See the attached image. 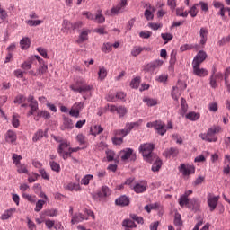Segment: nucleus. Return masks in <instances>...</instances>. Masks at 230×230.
I'll list each match as a JSON object with an SVG mask.
<instances>
[{
	"label": "nucleus",
	"mask_w": 230,
	"mask_h": 230,
	"mask_svg": "<svg viewBox=\"0 0 230 230\" xmlns=\"http://www.w3.org/2000/svg\"><path fill=\"white\" fill-rule=\"evenodd\" d=\"M56 141L59 143L58 152L66 161L70 155V142L68 140H62V138H56Z\"/></svg>",
	"instance_id": "nucleus-4"
},
{
	"label": "nucleus",
	"mask_w": 230,
	"mask_h": 230,
	"mask_svg": "<svg viewBox=\"0 0 230 230\" xmlns=\"http://www.w3.org/2000/svg\"><path fill=\"white\" fill-rule=\"evenodd\" d=\"M140 83H141V77L140 76L134 77V79H132L131 82H130V86L132 88H138Z\"/></svg>",
	"instance_id": "nucleus-45"
},
{
	"label": "nucleus",
	"mask_w": 230,
	"mask_h": 230,
	"mask_svg": "<svg viewBox=\"0 0 230 230\" xmlns=\"http://www.w3.org/2000/svg\"><path fill=\"white\" fill-rule=\"evenodd\" d=\"M45 204V200H38V202L36 203V208H35V211L37 213H39L40 211H41L43 206Z\"/></svg>",
	"instance_id": "nucleus-59"
},
{
	"label": "nucleus",
	"mask_w": 230,
	"mask_h": 230,
	"mask_svg": "<svg viewBox=\"0 0 230 230\" xmlns=\"http://www.w3.org/2000/svg\"><path fill=\"white\" fill-rule=\"evenodd\" d=\"M164 157H177L179 155L178 147H168L164 151Z\"/></svg>",
	"instance_id": "nucleus-18"
},
{
	"label": "nucleus",
	"mask_w": 230,
	"mask_h": 230,
	"mask_svg": "<svg viewBox=\"0 0 230 230\" xmlns=\"http://www.w3.org/2000/svg\"><path fill=\"white\" fill-rule=\"evenodd\" d=\"M35 58L34 56H31L30 58H28V59H26L25 61H23V63H22L21 65V68H22V70L27 71L32 68V63L34 61Z\"/></svg>",
	"instance_id": "nucleus-19"
},
{
	"label": "nucleus",
	"mask_w": 230,
	"mask_h": 230,
	"mask_svg": "<svg viewBox=\"0 0 230 230\" xmlns=\"http://www.w3.org/2000/svg\"><path fill=\"white\" fill-rule=\"evenodd\" d=\"M128 111V109L126 106H118V113L119 117H124Z\"/></svg>",
	"instance_id": "nucleus-52"
},
{
	"label": "nucleus",
	"mask_w": 230,
	"mask_h": 230,
	"mask_svg": "<svg viewBox=\"0 0 230 230\" xmlns=\"http://www.w3.org/2000/svg\"><path fill=\"white\" fill-rule=\"evenodd\" d=\"M181 85L183 88H186V84H184V83L182 82H179L177 84L176 86H173L172 88V96L173 99H175L176 101H178L180 95H181Z\"/></svg>",
	"instance_id": "nucleus-13"
},
{
	"label": "nucleus",
	"mask_w": 230,
	"mask_h": 230,
	"mask_svg": "<svg viewBox=\"0 0 230 230\" xmlns=\"http://www.w3.org/2000/svg\"><path fill=\"white\" fill-rule=\"evenodd\" d=\"M50 167H51V170H53V172H57L58 173L61 170L60 164H58V163H55V161H50Z\"/></svg>",
	"instance_id": "nucleus-54"
},
{
	"label": "nucleus",
	"mask_w": 230,
	"mask_h": 230,
	"mask_svg": "<svg viewBox=\"0 0 230 230\" xmlns=\"http://www.w3.org/2000/svg\"><path fill=\"white\" fill-rule=\"evenodd\" d=\"M199 36H200V43L201 45H205L208 41V31L206 27H201L199 31Z\"/></svg>",
	"instance_id": "nucleus-25"
},
{
	"label": "nucleus",
	"mask_w": 230,
	"mask_h": 230,
	"mask_svg": "<svg viewBox=\"0 0 230 230\" xmlns=\"http://www.w3.org/2000/svg\"><path fill=\"white\" fill-rule=\"evenodd\" d=\"M143 101L144 102H146L148 106H155L158 102L157 99H154L152 97H144Z\"/></svg>",
	"instance_id": "nucleus-41"
},
{
	"label": "nucleus",
	"mask_w": 230,
	"mask_h": 230,
	"mask_svg": "<svg viewBox=\"0 0 230 230\" xmlns=\"http://www.w3.org/2000/svg\"><path fill=\"white\" fill-rule=\"evenodd\" d=\"M133 154L134 149H132V147H126V149H121L119 152L121 161H128Z\"/></svg>",
	"instance_id": "nucleus-12"
},
{
	"label": "nucleus",
	"mask_w": 230,
	"mask_h": 230,
	"mask_svg": "<svg viewBox=\"0 0 230 230\" xmlns=\"http://www.w3.org/2000/svg\"><path fill=\"white\" fill-rule=\"evenodd\" d=\"M89 32L90 31L88 29H84L83 31H81V34H79L77 43H83L84 41H86L89 38Z\"/></svg>",
	"instance_id": "nucleus-27"
},
{
	"label": "nucleus",
	"mask_w": 230,
	"mask_h": 230,
	"mask_svg": "<svg viewBox=\"0 0 230 230\" xmlns=\"http://www.w3.org/2000/svg\"><path fill=\"white\" fill-rule=\"evenodd\" d=\"M157 208H159V204H157V203L149 204L148 206H145V209H146V211H147V213H151V211L153 209H157Z\"/></svg>",
	"instance_id": "nucleus-58"
},
{
	"label": "nucleus",
	"mask_w": 230,
	"mask_h": 230,
	"mask_svg": "<svg viewBox=\"0 0 230 230\" xmlns=\"http://www.w3.org/2000/svg\"><path fill=\"white\" fill-rule=\"evenodd\" d=\"M179 171L181 173H182V175H184V177H187L188 175L195 173V166L190 164H181Z\"/></svg>",
	"instance_id": "nucleus-10"
},
{
	"label": "nucleus",
	"mask_w": 230,
	"mask_h": 230,
	"mask_svg": "<svg viewBox=\"0 0 230 230\" xmlns=\"http://www.w3.org/2000/svg\"><path fill=\"white\" fill-rule=\"evenodd\" d=\"M145 17L146 20H154V14L151 11V4H149L147 9L145 11Z\"/></svg>",
	"instance_id": "nucleus-50"
},
{
	"label": "nucleus",
	"mask_w": 230,
	"mask_h": 230,
	"mask_svg": "<svg viewBox=\"0 0 230 230\" xmlns=\"http://www.w3.org/2000/svg\"><path fill=\"white\" fill-rule=\"evenodd\" d=\"M130 218H132V220H135V222H137V224H144L145 222L142 217H138V215H136V214H131Z\"/></svg>",
	"instance_id": "nucleus-56"
},
{
	"label": "nucleus",
	"mask_w": 230,
	"mask_h": 230,
	"mask_svg": "<svg viewBox=\"0 0 230 230\" xmlns=\"http://www.w3.org/2000/svg\"><path fill=\"white\" fill-rule=\"evenodd\" d=\"M200 113L197 111H189V113H186V118L190 120H198L199 119Z\"/></svg>",
	"instance_id": "nucleus-37"
},
{
	"label": "nucleus",
	"mask_w": 230,
	"mask_h": 230,
	"mask_svg": "<svg viewBox=\"0 0 230 230\" xmlns=\"http://www.w3.org/2000/svg\"><path fill=\"white\" fill-rule=\"evenodd\" d=\"M161 36L165 43H168V41L173 40V36L170 32H162Z\"/></svg>",
	"instance_id": "nucleus-49"
},
{
	"label": "nucleus",
	"mask_w": 230,
	"mask_h": 230,
	"mask_svg": "<svg viewBox=\"0 0 230 230\" xmlns=\"http://www.w3.org/2000/svg\"><path fill=\"white\" fill-rule=\"evenodd\" d=\"M155 161V163H154ZM153 166H152V171L153 172H159V170H161V166L163 165V163L161 161V159H159V156H157V155H155V153H153Z\"/></svg>",
	"instance_id": "nucleus-15"
},
{
	"label": "nucleus",
	"mask_w": 230,
	"mask_h": 230,
	"mask_svg": "<svg viewBox=\"0 0 230 230\" xmlns=\"http://www.w3.org/2000/svg\"><path fill=\"white\" fill-rule=\"evenodd\" d=\"M71 90L74 92H79V93H83L85 92H89L93 88V84H86L84 79H78L75 82V84L70 85Z\"/></svg>",
	"instance_id": "nucleus-5"
},
{
	"label": "nucleus",
	"mask_w": 230,
	"mask_h": 230,
	"mask_svg": "<svg viewBox=\"0 0 230 230\" xmlns=\"http://www.w3.org/2000/svg\"><path fill=\"white\" fill-rule=\"evenodd\" d=\"M76 139L80 145H86L87 143V138L84 133H78Z\"/></svg>",
	"instance_id": "nucleus-43"
},
{
	"label": "nucleus",
	"mask_w": 230,
	"mask_h": 230,
	"mask_svg": "<svg viewBox=\"0 0 230 230\" xmlns=\"http://www.w3.org/2000/svg\"><path fill=\"white\" fill-rule=\"evenodd\" d=\"M90 132L92 136H99V134H102L103 132V128L101 125L95 124L92 129H90Z\"/></svg>",
	"instance_id": "nucleus-32"
},
{
	"label": "nucleus",
	"mask_w": 230,
	"mask_h": 230,
	"mask_svg": "<svg viewBox=\"0 0 230 230\" xmlns=\"http://www.w3.org/2000/svg\"><path fill=\"white\" fill-rule=\"evenodd\" d=\"M206 58H207V53L204 50H199L197 56H195V58H193V61L201 65V63L205 61Z\"/></svg>",
	"instance_id": "nucleus-26"
},
{
	"label": "nucleus",
	"mask_w": 230,
	"mask_h": 230,
	"mask_svg": "<svg viewBox=\"0 0 230 230\" xmlns=\"http://www.w3.org/2000/svg\"><path fill=\"white\" fill-rule=\"evenodd\" d=\"M43 137H44L43 129H38L33 135L32 141L33 143H38V141H41Z\"/></svg>",
	"instance_id": "nucleus-29"
},
{
	"label": "nucleus",
	"mask_w": 230,
	"mask_h": 230,
	"mask_svg": "<svg viewBox=\"0 0 230 230\" xmlns=\"http://www.w3.org/2000/svg\"><path fill=\"white\" fill-rule=\"evenodd\" d=\"M218 200H219V197H213L212 195H209L208 197V204L210 208V211H215V209L217 208Z\"/></svg>",
	"instance_id": "nucleus-16"
},
{
	"label": "nucleus",
	"mask_w": 230,
	"mask_h": 230,
	"mask_svg": "<svg viewBox=\"0 0 230 230\" xmlns=\"http://www.w3.org/2000/svg\"><path fill=\"white\" fill-rule=\"evenodd\" d=\"M102 52H105L106 54L109 52H111L112 50V44L110 42L103 43L102 47Z\"/></svg>",
	"instance_id": "nucleus-47"
},
{
	"label": "nucleus",
	"mask_w": 230,
	"mask_h": 230,
	"mask_svg": "<svg viewBox=\"0 0 230 230\" xmlns=\"http://www.w3.org/2000/svg\"><path fill=\"white\" fill-rule=\"evenodd\" d=\"M174 224H175V226H181V224H182L181 217L179 213H176V215L174 217Z\"/></svg>",
	"instance_id": "nucleus-63"
},
{
	"label": "nucleus",
	"mask_w": 230,
	"mask_h": 230,
	"mask_svg": "<svg viewBox=\"0 0 230 230\" xmlns=\"http://www.w3.org/2000/svg\"><path fill=\"white\" fill-rule=\"evenodd\" d=\"M179 204L181 207L183 206H188L190 204V200L188 199V193L187 191L184 193V195H182L181 197H180L179 199Z\"/></svg>",
	"instance_id": "nucleus-36"
},
{
	"label": "nucleus",
	"mask_w": 230,
	"mask_h": 230,
	"mask_svg": "<svg viewBox=\"0 0 230 230\" xmlns=\"http://www.w3.org/2000/svg\"><path fill=\"white\" fill-rule=\"evenodd\" d=\"M41 117L45 119H50L51 113H49L48 110H38L37 115L34 116V119L40 120Z\"/></svg>",
	"instance_id": "nucleus-20"
},
{
	"label": "nucleus",
	"mask_w": 230,
	"mask_h": 230,
	"mask_svg": "<svg viewBox=\"0 0 230 230\" xmlns=\"http://www.w3.org/2000/svg\"><path fill=\"white\" fill-rule=\"evenodd\" d=\"M27 101L30 102L29 106L31 108V110L28 112V115H34L35 111H37L36 115H38L39 102L35 99L34 95H29Z\"/></svg>",
	"instance_id": "nucleus-9"
},
{
	"label": "nucleus",
	"mask_w": 230,
	"mask_h": 230,
	"mask_svg": "<svg viewBox=\"0 0 230 230\" xmlns=\"http://www.w3.org/2000/svg\"><path fill=\"white\" fill-rule=\"evenodd\" d=\"M136 126H139V122H127L124 129H115L114 134L116 137L112 138L113 145H122L123 137L130 134Z\"/></svg>",
	"instance_id": "nucleus-1"
},
{
	"label": "nucleus",
	"mask_w": 230,
	"mask_h": 230,
	"mask_svg": "<svg viewBox=\"0 0 230 230\" xmlns=\"http://www.w3.org/2000/svg\"><path fill=\"white\" fill-rule=\"evenodd\" d=\"M93 175H85L81 183L84 184V186H88L90 184V181H93Z\"/></svg>",
	"instance_id": "nucleus-53"
},
{
	"label": "nucleus",
	"mask_w": 230,
	"mask_h": 230,
	"mask_svg": "<svg viewBox=\"0 0 230 230\" xmlns=\"http://www.w3.org/2000/svg\"><path fill=\"white\" fill-rule=\"evenodd\" d=\"M221 132V126H211L208 128L207 133H199V137L203 141H208V143H216L217 141V134Z\"/></svg>",
	"instance_id": "nucleus-3"
},
{
	"label": "nucleus",
	"mask_w": 230,
	"mask_h": 230,
	"mask_svg": "<svg viewBox=\"0 0 230 230\" xmlns=\"http://www.w3.org/2000/svg\"><path fill=\"white\" fill-rule=\"evenodd\" d=\"M193 74L199 77H206L208 75V70L207 68H201L200 65L196 61H192Z\"/></svg>",
	"instance_id": "nucleus-7"
},
{
	"label": "nucleus",
	"mask_w": 230,
	"mask_h": 230,
	"mask_svg": "<svg viewBox=\"0 0 230 230\" xmlns=\"http://www.w3.org/2000/svg\"><path fill=\"white\" fill-rule=\"evenodd\" d=\"M67 190L69 191H80L81 190L80 184H75L71 182L70 184L67 185Z\"/></svg>",
	"instance_id": "nucleus-48"
},
{
	"label": "nucleus",
	"mask_w": 230,
	"mask_h": 230,
	"mask_svg": "<svg viewBox=\"0 0 230 230\" xmlns=\"http://www.w3.org/2000/svg\"><path fill=\"white\" fill-rule=\"evenodd\" d=\"M199 4H194V5L192 7H190L189 13L190 14V16H192L193 18H195V16H197L198 13H199Z\"/></svg>",
	"instance_id": "nucleus-46"
},
{
	"label": "nucleus",
	"mask_w": 230,
	"mask_h": 230,
	"mask_svg": "<svg viewBox=\"0 0 230 230\" xmlns=\"http://www.w3.org/2000/svg\"><path fill=\"white\" fill-rule=\"evenodd\" d=\"M99 79H105V77H107V74H108V70L107 68H105V66H101L99 68Z\"/></svg>",
	"instance_id": "nucleus-42"
},
{
	"label": "nucleus",
	"mask_w": 230,
	"mask_h": 230,
	"mask_svg": "<svg viewBox=\"0 0 230 230\" xmlns=\"http://www.w3.org/2000/svg\"><path fill=\"white\" fill-rule=\"evenodd\" d=\"M31 45V40L28 36H25L22 38V40H20V48L22 50H27L28 49H30Z\"/></svg>",
	"instance_id": "nucleus-22"
},
{
	"label": "nucleus",
	"mask_w": 230,
	"mask_h": 230,
	"mask_svg": "<svg viewBox=\"0 0 230 230\" xmlns=\"http://www.w3.org/2000/svg\"><path fill=\"white\" fill-rule=\"evenodd\" d=\"M18 173H28V167L26 164H22L20 162V166H18Z\"/></svg>",
	"instance_id": "nucleus-60"
},
{
	"label": "nucleus",
	"mask_w": 230,
	"mask_h": 230,
	"mask_svg": "<svg viewBox=\"0 0 230 230\" xmlns=\"http://www.w3.org/2000/svg\"><path fill=\"white\" fill-rule=\"evenodd\" d=\"M4 139L6 143H15L17 141V133L13 129H8L5 133Z\"/></svg>",
	"instance_id": "nucleus-14"
},
{
	"label": "nucleus",
	"mask_w": 230,
	"mask_h": 230,
	"mask_svg": "<svg viewBox=\"0 0 230 230\" xmlns=\"http://www.w3.org/2000/svg\"><path fill=\"white\" fill-rule=\"evenodd\" d=\"M128 4V0H120L117 5H114L111 7L110 13L109 11L106 12V14L109 16H115L116 14H119L120 13H123L125 7H127Z\"/></svg>",
	"instance_id": "nucleus-6"
},
{
	"label": "nucleus",
	"mask_w": 230,
	"mask_h": 230,
	"mask_svg": "<svg viewBox=\"0 0 230 230\" xmlns=\"http://www.w3.org/2000/svg\"><path fill=\"white\" fill-rule=\"evenodd\" d=\"M16 209H7L1 215V220H8L15 213Z\"/></svg>",
	"instance_id": "nucleus-33"
},
{
	"label": "nucleus",
	"mask_w": 230,
	"mask_h": 230,
	"mask_svg": "<svg viewBox=\"0 0 230 230\" xmlns=\"http://www.w3.org/2000/svg\"><path fill=\"white\" fill-rule=\"evenodd\" d=\"M155 129L160 136L166 134V124L163 120H155Z\"/></svg>",
	"instance_id": "nucleus-11"
},
{
	"label": "nucleus",
	"mask_w": 230,
	"mask_h": 230,
	"mask_svg": "<svg viewBox=\"0 0 230 230\" xmlns=\"http://www.w3.org/2000/svg\"><path fill=\"white\" fill-rule=\"evenodd\" d=\"M210 85L212 86V88H216L217 86V74L216 75H210Z\"/></svg>",
	"instance_id": "nucleus-64"
},
{
	"label": "nucleus",
	"mask_w": 230,
	"mask_h": 230,
	"mask_svg": "<svg viewBox=\"0 0 230 230\" xmlns=\"http://www.w3.org/2000/svg\"><path fill=\"white\" fill-rule=\"evenodd\" d=\"M48 70V65L45 63L44 59L41 58V63L38 68V75H42Z\"/></svg>",
	"instance_id": "nucleus-35"
},
{
	"label": "nucleus",
	"mask_w": 230,
	"mask_h": 230,
	"mask_svg": "<svg viewBox=\"0 0 230 230\" xmlns=\"http://www.w3.org/2000/svg\"><path fill=\"white\" fill-rule=\"evenodd\" d=\"M115 202L117 206H122V207L129 206L130 199H128V197H127L126 195H122L121 197L117 199Z\"/></svg>",
	"instance_id": "nucleus-24"
},
{
	"label": "nucleus",
	"mask_w": 230,
	"mask_h": 230,
	"mask_svg": "<svg viewBox=\"0 0 230 230\" xmlns=\"http://www.w3.org/2000/svg\"><path fill=\"white\" fill-rule=\"evenodd\" d=\"M132 220L127 219V220H123L122 222V226L123 227H128L130 229H133L134 227H137V224H135L133 218H131Z\"/></svg>",
	"instance_id": "nucleus-38"
},
{
	"label": "nucleus",
	"mask_w": 230,
	"mask_h": 230,
	"mask_svg": "<svg viewBox=\"0 0 230 230\" xmlns=\"http://www.w3.org/2000/svg\"><path fill=\"white\" fill-rule=\"evenodd\" d=\"M126 97V93L124 92H117L116 95H109L108 100L111 102L117 101V99H124Z\"/></svg>",
	"instance_id": "nucleus-34"
},
{
	"label": "nucleus",
	"mask_w": 230,
	"mask_h": 230,
	"mask_svg": "<svg viewBox=\"0 0 230 230\" xmlns=\"http://www.w3.org/2000/svg\"><path fill=\"white\" fill-rule=\"evenodd\" d=\"M176 14L178 16L187 17L189 13H188V11H184L183 7H181V8L176 9Z\"/></svg>",
	"instance_id": "nucleus-57"
},
{
	"label": "nucleus",
	"mask_w": 230,
	"mask_h": 230,
	"mask_svg": "<svg viewBox=\"0 0 230 230\" xmlns=\"http://www.w3.org/2000/svg\"><path fill=\"white\" fill-rule=\"evenodd\" d=\"M87 217L83 215V213H75L72 217L71 224H78L80 222H84V220H87Z\"/></svg>",
	"instance_id": "nucleus-23"
},
{
	"label": "nucleus",
	"mask_w": 230,
	"mask_h": 230,
	"mask_svg": "<svg viewBox=\"0 0 230 230\" xmlns=\"http://www.w3.org/2000/svg\"><path fill=\"white\" fill-rule=\"evenodd\" d=\"M106 157H107V161L109 162L114 161L116 157L115 151H112V149H106Z\"/></svg>",
	"instance_id": "nucleus-40"
},
{
	"label": "nucleus",
	"mask_w": 230,
	"mask_h": 230,
	"mask_svg": "<svg viewBox=\"0 0 230 230\" xmlns=\"http://www.w3.org/2000/svg\"><path fill=\"white\" fill-rule=\"evenodd\" d=\"M135 193H145L147 190V182H140L133 187Z\"/></svg>",
	"instance_id": "nucleus-21"
},
{
	"label": "nucleus",
	"mask_w": 230,
	"mask_h": 230,
	"mask_svg": "<svg viewBox=\"0 0 230 230\" xmlns=\"http://www.w3.org/2000/svg\"><path fill=\"white\" fill-rule=\"evenodd\" d=\"M94 21L97 23H104V22H106V18H105L104 14L102 13V9H97V13L95 14Z\"/></svg>",
	"instance_id": "nucleus-28"
},
{
	"label": "nucleus",
	"mask_w": 230,
	"mask_h": 230,
	"mask_svg": "<svg viewBox=\"0 0 230 230\" xmlns=\"http://www.w3.org/2000/svg\"><path fill=\"white\" fill-rule=\"evenodd\" d=\"M74 128V122L69 117H64L63 125L61 126L62 130H72Z\"/></svg>",
	"instance_id": "nucleus-17"
},
{
	"label": "nucleus",
	"mask_w": 230,
	"mask_h": 230,
	"mask_svg": "<svg viewBox=\"0 0 230 230\" xmlns=\"http://www.w3.org/2000/svg\"><path fill=\"white\" fill-rule=\"evenodd\" d=\"M12 124L14 126V128H18L21 124L19 120V115L17 113H13V118H12Z\"/></svg>",
	"instance_id": "nucleus-51"
},
{
	"label": "nucleus",
	"mask_w": 230,
	"mask_h": 230,
	"mask_svg": "<svg viewBox=\"0 0 230 230\" xmlns=\"http://www.w3.org/2000/svg\"><path fill=\"white\" fill-rule=\"evenodd\" d=\"M37 50L41 56H43V58H49L47 49H44L43 47H38Z\"/></svg>",
	"instance_id": "nucleus-62"
},
{
	"label": "nucleus",
	"mask_w": 230,
	"mask_h": 230,
	"mask_svg": "<svg viewBox=\"0 0 230 230\" xmlns=\"http://www.w3.org/2000/svg\"><path fill=\"white\" fill-rule=\"evenodd\" d=\"M181 106L182 111L185 113L188 110V104H187L186 99H184V97L181 98Z\"/></svg>",
	"instance_id": "nucleus-61"
},
{
	"label": "nucleus",
	"mask_w": 230,
	"mask_h": 230,
	"mask_svg": "<svg viewBox=\"0 0 230 230\" xmlns=\"http://www.w3.org/2000/svg\"><path fill=\"white\" fill-rule=\"evenodd\" d=\"M155 148V144L152 142H145V144H140L139 152L142 154L145 161L147 163H154V150Z\"/></svg>",
	"instance_id": "nucleus-2"
},
{
	"label": "nucleus",
	"mask_w": 230,
	"mask_h": 230,
	"mask_svg": "<svg viewBox=\"0 0 230 230\" xmlns=\"http://www.w3.org/2000/svg\"><path fill=\"white\" fill-rule=\"evenodd\" d=\"M6 18H8V11H6V9H4L0 4V19L6 20Z\"/></svg>",
	"instance_id": "nucleus-55"
},
{
	"label": "nucleus",
	"mask_w": 230,
	"mask_h": 230,
	"mask_svg": "<svg viewBox=\"0 0 230 230\" xmlns=\"http://www.w3.org/2000/svg\"><path fill=\"white\" fill-rule=\"evenodd\" d=\"M22 160V155H17V153L13 154V163L17 167V172H19V166H21V161Z\"/></svg>",
	"instance_id": "nucleus-31"
},
{
	"label": "nucleus",
	"mask_w": 230,
	"mask_h": 230,
	"mask_svg": "<svg viewBox=\"0 0 230 230\" xmlns=\"http://www.w3.org/2000/svg\"><path fill=\"white\" fill-rule=\"evenodd\" d=\"M111 195L110 188L108 186H102L101 191H99V197H109Z\"/></svg>",
	"instance_id": "nucleus-39"
},
{
	"label": "nucleus",
	"mask_w": 230,
	"mask_h": 230,
	"mask_svg": "<svg viewBox=\"0 0 230 230\" xmlns=\"http://www.w3.org/2000/svg\"><path fill=\"white\" fill-rule=\"evenodd\" d=\"M143 50H150V49H147L146 47L135 46L131 50V55L135 57L139 56Z\"/></svg>",
	"instance_id": "nucleus-30"
},
{
	"label": "nucleus",
	"mask_w": 230,
	"mask_h": 230,
	"mask_svg": "<svg viewBox=\"0 0 230 230\" xmlns=\"http://www.w3.org/2000/svg\"><path fill=\"white\" fill-rule=\"evenodd\" d=\"M26 23L28 25H30L31 27H34L37 25H40L41 23H43V20H32V18L31 20H26Z\"/></svg>",
	"instance_id": "nucleus-44"
},
{
	"label": "nucleus",
	"mask_w": 230,
	"mask_h": 230,
	"mask_svg": "<svg viewBox=\"0 0 230 230\" xmlns=\"http://www.w3.org/2000/svg\"><path fill=\"white\" fill-rule=\"evenodd\" d=\"M164 61L162 59H155V61H151V63H147L144 66L145 72H148L149 74H154L155 70L156 68H159V66H162Z\"/></svg>",
	"instance_id": "nucleus-8"
}]
</instances>
